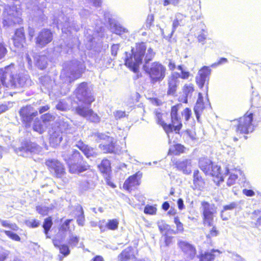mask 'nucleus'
<instances>
[{
	"instance_id": "aec40b11",
	"label": "nucleus",
	"mask_w": 261,
	"mask_h": 261,
	"mask_svg": "<svg viewBox=\"0 0 261 261\" xmlns=\"http://www.w3.org/2000/svg\"><path fill=\"white\" fill-rule=\"evenodd\" d=\"M155 119L158 124L161 125L164 128V130L167 133L168 138L169 142H170V132L171 130V126L170 124H167L162 120L163 114L160 112L159 110H156L154 111Z\"/></svg>"
},
{
	"instance_id": "412c9836",
	"label": "nucleus",
	"mask_w": 261,
	"mask_h": 261,
	"mask_svg": "<svg viewBox=\"0 0 261 261\" xmlns=\"http://www.w3.org/2000/svg\"><path fill=\"white\" fill-rule=\"evenodd\" d=\"M76 146L79 148L87 158L94 157L97 155L96 150L85 144L83 142L79 141L76 144Z\"/></svg>"
},
{
	"instance_id": "423d86ee",
	"label": "nucleus",
	"mask_w": 261,
	"mask_h": 261,
	"mask_svg": "<svg viewBox=\"0 0 261 261\" xmlns=\"http://www.w3.org/2000/svg\"><path fill=\"white\" fill-rule=\"evenodd\" d=\"M20 11L16 6L6 5L3 12V25L4 27H10L15 23H19L21 21L20 15Z\"/></svg>"
},
{
	"instance_id": "ddd939ff",
	"label": "nucleus",
	"mask_w": 261,
	"mask_h": 261,
	"mask_svg": "<svg viewBox=\"0 0 261 261\" xmlns=\"http://www.w3.org/2000/svg\"><path fill=\"white\" fill-rule=\"evenodd\" d=\"M177 246L183 253L185 258L188 260L193 259L197 253L195 246L186 241L179 240Z\"/></svg>"
},
{
	"instance_id": "680f3d73",
	"label": "nucleus",
	"mask_w": 261,
	"mask_h": 261,
	"mask_svg": "<svg viewBox=\"0 0 261 261\" xmlns=\"http://www.w3.org/2000/svg\"><path fill=\"white\" fill-rule=\"evenodd\" d=\"M71 221L72 220L71 219L66 220L64 222V223L61 226L60 229L63 231L69 230L70 231H71V230L69 229V225Z\"/></svg>"
},
{
	"instance_id": "20e7f679",
	"label": "nucleus",
	"mask_w": 261,
	"mask_h": 261,
	"mask_svg": "<svg viewBox=\"0 0 261 261\" xmlns=\"http://www.w3.org/2000/svg\"><path fill=\"white\" fill-rule=\"evenodd\" d=\"M73 10L70 8L63 7L61 13L56 14L53 19L54 23L57 24L58 29L61 28L62 32L67 33L71 30L76 32L80 30L81 26L77 25L73 20Z\"/></svg>"
},
{
	"instance_id": "f03ea898",
	"label": "nucleus",
	"mask_w": 261,
	"mask_h": 261,
	"mask_svg": "<svg viewBox=\"0 0 261 261\" xmlns=\"http://www.w3.org/2000/svg\"><path fill=\"white\" fill-rule=\"evenodd\" d=\"M85 69L83 62L73 60L65 64L61 73L60 77L63 82L61 87L56 85L55 81L48 75L42 76L40 79V82L44 89L49 93H52L56 95H65L69 91L70 84L81 76Z\"/></svg>"
},
{
	"instance_id": "b1692460",
	"label": "nucleus",
	"mask_w": 261,
	"mask_h": 261,
	"mask_svg": "<svg viewBox=\"0 0 261 261\" xmlns=\"http://www.w3.org/2000/svg\"><path fill=\"white\" fill-rule=\"evenodd\" d=\"M59 128L61 133L64 132L66 134H72L75 130V128L72 126L71 121L67 119L60 120L59 123Z\"/></svg>"
},
{
	"instance_id": "de8ad7c7",
	"label": "nucleus",
	"mask_w": 261,
	"mask_h": 261,
	"mask_svg": "<svg viewBox=\"0 0 261 261\" xmlns=\"http://www.w3.org/2000/svg\"><path fill=\"white\" fill-rule=\"evenodd\" d=\"M91 112L88 114V117L86 119L91 122L94 123H98L100 120V118L96 113H95L91 109Z\"/></svg>"
},
{
	"instance_id": "3c124183",
	"label": "nucleus",
	"mask_w": 261,
	"mask_h": 261,
	"mask_svg": "<svg viewBox=\"0 0 261 261\" xmlns=\"http://www.w3.org/2000/svg\"><path fill=\"white\" fill-rule=\"evenodd\" d=\"M52 207H48L45 206H38L36 207V210L38 213L42 215H47L49 211L51 210Z\"/></svg>"
},
{
	"instance_id": "bf43d9fd",
	"label": "nucleus",
	"mask_w": 261,
	"mask_h": 261,
	"mask_svg": "<svg viewBox=\"0 0 261 261\" xmlns=\"http://www.w3.org/2000/svg\"><path fill=\"white\" fill-rule=\"evenodd\" d=\"M26 224H27V226H28L29 227H31L32 228H35V227H38L39 225L40 222L37 220L33 219V220H29V221H27Z\"/></svg>"
},
{
	"instance_id": "6ab92c4d",
	"label": "nucleus",
	"mask_w": 261,
	"mask_h": 261,
	"mask_svg": "<svg viewBox=\"0 0 261 261\" xmlns=\"http://www.w3.org/2000/svg\"><path fill=\"white\" fill-rule=\"evenodd\" d=\"M244 203L243 201L239 200L231 202L223 206L221 212V217L223 220H227L229 217L225 215L224 213L227 211H233L241 208V205Z\"/></svg>"
},
{
	"instance_id": "a211bd4d",
	"label": "nucleus",
	"mask_w": 261,
	"mask_h": 261,
	"mask_svg": "<svg viewBox=\"0 0 261 261\" xmlns=\"http://www.w3.org/2000/svg\"><path fill=\"white\" fill-rule=\"evenodd\" d=\"M142 176V173L140 171L129 176L124 182L123 188L127 190H132L133 187L139 186L140 184V179Z\"/></svg>"
},
{
	"instance_id": "393cba45",
	"label": "nucleus",
	"mask_w": 261,
	"mask_h": 261,
	"mask_svg": "<svg viewBox=\"0 0 261 261\" xmlns=\"http://www.w3.org/2000/svg\"><path fill=\"white\" fill-rule=\"evenodd\" d=\"M99 147L105 153H115L116 149L114 139H112V142L111 141H107L103 144H99Z\"/></svg>"
},
{
	"instance_id": "9b49d317",
	"label": "nucleus",
	"mask_w": 261,
	"mask_h": 261,
	"mask_svg": "<svg viewBox=\"0 0 261 261\" xmlns=\"http://www.w3.org/2000/svg\"><path fill=\"white\" fill-rule=\"evenodd\" d=\"M23 124L26 127H30L34 118L38 115V111L32 106L23 107L19 111Z\"/></svg>"
},
{
	"instance_id": "7ed1b4c3",
	"label": "nucleus",
	"mask_w": 261,
	"mask_h": 261,
	"mask_svg": "<svg viewBox=\"0 0 261 261\" xmlns=\"http://www.w3.org/2000/svg\"><path fill=\"white\" fill-rule=\"evenodd\" d=\"M13 66L0 69V84L9 88H21L29 86L31 81L27 75L19 74L15 75Z\"/></svg>"
},
{
	"instance_id": "7c9ffc66",
	"label": "nucleus",
	"mask_w": 261,
	"mask_h": 261,
	"mask_svg": "<svg viewBox=\"0 0 261 261\" xmlns=\"http://www.w3.org/2000/svg\"><path fill=\"white\" fill-rule=\"evenodd\" d=\"M230 169L228 168V167H226L225 169V173L224 174L227 175L228 174H230V176L227 180V184L228 186H230L232 185H233L235 182V181L238 178V173H240V170H235L234 172H230Z\"/></svg>"
},
{
	"instance_id": "a18cd8bd",
	"label": "nucleus",
	"mask_w": 261,
	"mask_h": 261,
	"mask_svg": "<svg viewBox=\"0 0 261 261\" xmlns=\"http://www.w3.org/2000/svg\"><path fill=\"white\" fill-rule=\"evenodd\" d=\"M94 186V181L91 179L84 180L80 184V187L83 190H87L90 188H92Z\"/></svg>"
},
{
	"instance_id": "1a4fd4ad",
	"label": "nucleus",
	"mask_w": 261,
	"mask_h": 261,
	"mask_svg": "<svg viewBox=\"0 0 261 261\" xmlns=\"http://www.w3.org/2000/svg\"><path fill=\"white\" fill-rule=\"evenodd\" d=\"M41 150V147L36 143L31 141H26L22 143L21 146L15 149V152L20 156L28 158L32 154L39 153Z\"/></svg>"
},
{
	"instance_id": "69168bd1",
	"label": "nucleus",
	"mask_w": 261,
	"mask_h": 261,
	"mask_svg": "<svg viewBox=\"0 0 261 261\" xmlns=\"http://www.w3.org/2000/svg\"><path fill=\"white\" fill-rule=\"evenodd\" d=\"M180 2V0H163V5L167 6L169 5H172L174 6L177 5Z\"/></svg>"
},
{
	"instance_id": "e433bc0d",
	"label": "nucleus",
	"mask_w": 261,
	"mask_h": 261,
	"mask_svg": "<svg viewBox=\"0 0 261 261\" xmlns=\"http://www.w3.org/2000/svg\"><path fill=\"white\" fill-rule=\"evenodd\" d=\"M100 171L103 173H107L111 169V163L107 159L103 160L98 166Z\"/></svg>"
},
{
	"instance_id": "dca6fc26",
	"label": "nucleus",
	"mask_w": 261,
	"mask_h": 261,
	"mask_svg": "<svg viewBox=\"0 0 261 261\" xmlns=\"http://www.w3.org/2000/svg\"><path fill=\"white\" fill-rule=\"evenodd\" d=\"M211 74V69L208 66H203L198 71L196 76V82L200 89L204 87L205 84L207 85Z\"/></svg>"
},
{
	"instance_id": "c9c22d12",
	"label": "nucleus",
	"mask_w": 261,
	"mask_h": 261,
	"mask_svg": "<svg viewBox=\"0 0 261 261\" xmlns=\"http://www.w3.org/2000/svg\"><path fill=\"white\" fill-rule=\"evenodd\" d=\"M109 21L111 24L112 29L113 31L116 34L121 35L124 33L128 32L127 30L122 27L121 24L118 23H114L113 25L112 23L109 20Z\"/></svg>"
},
{
	"instance_id": "5701e85b",
	"label": "nucleus",
	"mask_w": 261,
	"mask_h": 261,
	"mask_svg": "<svg viewBox=\"0 0 261 261\" xmlns=\"http://www.w3.org/2000/svg\"><path fill=\"white\" fill-rule=\"evenodd\" d=\"M220 170V167L219 166L213 164L211 166V169H210V172L206 173V175L214 177L215 178L214 180L215 182L223 181L224 180V175L221 173Z\"/></svg>"
},
{
	"instance_id": "72a5a7b5",
	"label": "nucleus",
	"mask_w": 261,
	"mask_h": 261,
	"mask_svg": "<svg viewBox=\"0 0 261 261\" xmlns=\"http://www.w3.org/2000/svg\"><path fill=\"white\" fill-rule=\"evenodd\" d=\"M191 162L190 161L186 160L181 162H179L177 164L178 168L182 170L183 172L185 174H188L191 172L190 168Z\"/></svg>"
},
{
	"instance_id": "13d9d810",
	"label": "nucleus",
	"mask_w": 261,
	"mask_h": 261,
	"mask_svg": "<svg viewBox=\"0 0 261 261\" xmlns=\"http://www.w3.org/2000/svg\"><path fill=\"white\" fill-rule=\"evenodd\" d=\"M206 36L207 32L204 31V30H202L201 33L197 37V39L199 42H201L203 44Z\"/></svg>"
},
{
	"instance_id": "2f4dec72",
	"label": "nucleus",
	"mask_w": 261,
	"mask_h": 261,
	"mask_svg": "<svg viewBox=\"0 0 261 261\" xmlns=\"http://www.w3.org/2000/svg\"><path fill=\"white\" fill-rule=\"evenodd\" d=\"M36 65L40 69L45 68L47 65L48 59L46 56L38 55L35 57Z\"/></svg>"
},
{
	"instance_id": "0eeeda50",
	"label": "nucleus",
	"mask_w": 261,
	"mask_h": 261,
	"mask_svg": "<svg viewBox=\"0 0 261 261\" xmlns=\"http://www.w3.org/2000/svg\"><path fill=\"white\" fill-rule=\"evenodd\" d=\"M253 114L250 113L245 114L243 117L234 120V125L236 127V130L240 134H249L254 130V125L252 123Z\"/></svg>"
},
{
	"instance_id": "864d4df0",
	"label": "nucleus",
	"mask_w": 261,
	"mask_h": 261,
	"mask_svg": "<svg viewBox=\"0 0 261 261\" xmlns=\"http://www.w3.org/2000/svg\"><path fill=\"white\" fill-rule=\"evenodd\" d=\"M177 69L180 70L181 74L180 77L182 79H187L190 76V72L186 70L182 65H179L177 66Z\"/></svg>"
},
{
	"instance_id": "473e14b6",
	"label": "nucleus",
	"mask_w": 261,
	"mask_h": 261,
	"mask_svg": "<svg viewBox=\"0 0 261 261\" xmlns=\"http://www.w3.org/2000/svg\"><path fill=\"white\" fill-rule=\"evenodd\" d=\"M47 128L46 126L44 125L39 119L36 118L34 121L33 125V130L39 134H42Z\"/></svg>"
},
{
	"instance_id": "f8f14e48",
	"label": "nucleus",
	"mask_w": 261,
	"mask_h": 261,
	"mask_svg": "<svg viewBox=\"0 0 261 261\" xmlns=\"http://www.w3.org/2000/svg\"><path fill=\"white\" fill-rule=\"evenodd\" d=\"M181 105H177L172 107L170 112V117L171 120V130L170 133H172L173 129L178 133L182 127L181 119L180 114L178 113Z\"/></svg>"
},
{
	"instance_id": "9d476101",
	"label": "nucleus",
	"mask_w": 261,
	"mask_h": 261,
	"mask_svg": "<svg viewBox=\"0 0 261 261\" xmlns=\"http://www.w3.org/2000/svg\"><path fill=\"white\" fill-rule=\"evenodd\" d=\"M76 98L85 104L90 105L94 100L92 95L91 91L88 86L87 83L83 82L80 84L75 90Z\"/></svg>"
},
{
	"instance_id": "4c0bfd02",
	"label": "nucleus",
	"mask_w": 261,
	"mask_h": 261,
	"mask_svg": "<svg viewBox=\"0 0 261 261\" xmlns=\"http://www.w3.org/2000/svg\"><path fill=\"white\" fill-rule=\"evenodd\" d=\"M79 241V237L72 233H70L69 234L67 239L68 244L71 248L76 247Z\"/></svg>"
},
{
	"instance_id": "603ef678",
	"label": "nucleus",
	"mask_w": 261,
	"mask_h": 261,
	"mask_svg": "<svg viewBox=\"0 0 261 261\" xmlns=\"http://www.w3.org/2000/svg\"><path fill=\"white\" fill-rule=\"evenodd\" d=\"M156 208L154 206L147 205L144 210V213L149 215H154L156 213Z\"/></svg>"
},
{
	"instance_id": "4468645a",
	"label": "nucleus",
	"mask_w": 261,
	"mask_h": 261,
	"mask_svg": "<svg viewBox=\"0 0 261 261\" xmlns=\"http://www.w3.org/2000/svg\"><path fill=\"white\" fill-rule=\"evenodd\" d=\"M53 39V33L50 30L44 29L40 31L36 37V44L42 48L49 43Z\"/></svg>"
},
{
	"instance_id": "5fc2aeb1",
	"label": "nucleus",
	"mask_w": 261,
	"mask_h": 261,
	"mask_svg": "<svg viewBox=\"0 0 261 261\" xmlns=\"http://www.w3.org/2000/svg\"><path fill=\"white\" fill-rule=\"evenodd\" d=\"M2 232H5V233L14 241H19L20 240V237L15 233L8 230H1Z\"/></svg>"
},
{
	"instance_id": "f3484780",
	"label": "nucleus",
	"mask_w": 261,
	"mask_h": 261,
	"mask_svg": "<svg viewBox=\"0 0 261 261\" xmlns=\"http://www.w3.org/2000/svg\"><path fill=\"white\" fill-rule=\"evenodd\" d=\"M180 76V73L174 72L168 77L167 95H173L175 93L177 86L179 83Z\"/></svg>"
},
{
	"instance_id": "49530a36",
	"label": "nucleus",
	"mask_w": 261,
	"mask_h": 261,
	"mask_svg": "<svg viewBox=\"0 0 261 261\" xmlns=\"http://www.w3.org/2000/svg\"><path fill=\"white\" fill-rule=\"evenodd\" d=\"M52 224V221L50 217L45 219L44 222L43 223V227L44 228V233L46 235L47 238H48L47 236L48 232L50 228H51Z\"/></svg>"
},
{
	"instance_id": "79ce46f5",
	"label": "nucleus",
	"mask_w": 261,
	"mask_h": 261,
	"mask_svg": "<svg viewBox=\"0 0 261 261\" xmlns=\"http://www.w3.org/2000/svg\"><path fill=\"white\" fill-rule=\"evenodd\" d=\"M41 119L42 123L47 127L50 122L54 120L55 117L49 113H46L41 116Z\"/></svg>"
},
{
	"instance_id": "052dcab7",
	"label": "nucleus",
	"mask_w": 261,
	"mask_h": 261,
	"mask_svg": "<svg viewBox=\"0 0 261 261\" xmlns=\"http://www.w3.org/2000/svg\"><path fill=\"white\" fill-rule=\"evenodd\" d=\"M174 222L176 224L177 230L179 232H181L184 230L183 225L180 222L179 218L176 217L174 218Z\"/></svg>"
},
{
	"instance_id": "4d7b16f0",
	"label": "nucleus",
	"mask_w": 261,
	"mask_h": 261,
	"mask_svg": "<svg viewBox=\"0 0 261 261\" xmlns=\"http://www.w3.org/2000/svg\"><path fill=\"white\" fill-rule=\"evenodd\" d=\"M81 214L77 217L76 221L79 225L83 226L85 221L84 212L82 207H80Z\"/></svg>"
},
{
	"instance_id": "39448f33",
	"label": "nucleus",
	"mask_w": 261,
	"mask_h": 261,
	"mask_svg": "<svg viewBox=\"0 0 261 261\" xmlns=\"http://www.w3.org/2000/svg\"><path fill=\"white\" fill-rule=\"evenodd\" d=\"M62 156L69 167L70 173H79L86 170L88 166L81 165L82 156L80 153L75 150H69L68 153L65 152Z\"/></svg>"
},
{
	"instance_id": "cd10ccee",
	"label": "nucleus",
	"mask_w": 261,
	"mask_h": 261,
	"mask_svg": "<svg viewBox=\"0 0 261 261\" xmlns=\"http://www.w3.org/2000/svg\"><path fill=\"white\" fill-rule=\"evenodd\" d=\"M212 164V161L207 158H201L199 161V167L205 174L210 172Z\"/></svg>"
},
{
	"instance_id": "a878e982",
	"label": "nucleus",
	"mask_w": 261,
	"mask_h": 261,
	"mask_svg": "<svg viewBox=\"0 0 261 261\" xmlns=\"http://www.w3.org/2000/svg\"><path fill=\"white\" fill-rule=\"evenodd\" d=\"M74 109L76 114L85 118L88 117V114L89 113L91 112V109L90 108V105H89V106L83 105H79L74 108Z\"/></svg>"
},
{
	"instance_id": "a19ab883",
	"label": "nucleus",
	"mask_w": 261,
	"mask_h": 261,
	"mask_svg": "<svg viewBox=\"0 0 261 261\" xmlns=\"http://www.w3.org/2000/svg\"><path fill=\"white\" fill-rule=\"evenodd\" d=\"M94 137L95 140L97 141H100V140H103L107 141H112L113 137H111L110 136H108L106 134L103 133H95L94 134Z\"/></svg>"
},
{
	"instance_id": "c756f323",
	"label": "nucleus",
	"mask_w": 261,
	"mask_h": 261,
	"mask_svg": "<svg viewBox=\"0 0 261 261\" xmlns=\"http://www.w3.org/2000/svg\"><path fill=\"white\" fill-rule=\"evenodd\" d=\"M194 91L193 85L192 84H186L183 88L182 92L184 93V99H181V101L184 103L188 102V97H191L192 93Z\"/></svg>"
},
{
	"instance_id": "bb28decb",
	"label": "nucleus",
	"mask_w": 261,
	"mask_h": 261,
	"mask_svg": "<svg viewBox=\"0 0 261 261\" xmlns=\"http://www.w3.org/2000/svg\"><path fill=\"white\" fill-rule=\"evenodd\" d=\"M204 108V103L203 101V97L201 93H199L198 98L196 103L194 107V112L197 120H199L200 113Z\"/></svg>"
},
{
	"instance_id": "6e6552de",
	"label": "nucleus",
	"mask_w": 261,
	"mask_h": 261,
	"mask_svg": "<svg viewBox=\"0 0 261 261\" xmlns=\"http://www.w3.org/2000/svg\"><path fill=\"white\" fill-rule=\"evenodd\" d=\"M200 210L203 215L204 223L209 226H212L214 218L217 213L215 205L203 201L201 202Z\"/></svg>"
},
{
	"instance_id": "0e129e2a",
	"label": "nucleus",
	"mask_w": 261,
	"mask_h": 261,
	"mask_svg": "<svg viewBox=\"0 0 261 261\" xmlns=\"http://www.w3.org/2000/svg\"><path fill=\"white\" fill-rule=\"evenodd\" d=\"M186 136V137H189L192 140L196 139V134L195 132L187 130L184 133V136Z\"/></svg>"
},
{
	"instance_id": "f704fd0d",
	"label": "nucleus",
	"mask_w": 261,
	"mask_h": 261,
	"mask_svg": "<svg viewBox=\"0 0 261 261\" xmlns=\"http://www.w3.org/2000/svg\"><path fill=\"white\" fill-rule=\"evenodd\" d=\"M185 148V147L180 144H175L169 148L168 154H179L184 152Z\"/></svg>"
},
{
	"instance_id": "6e6d98bb",
	"label": "nucleus",
	"mask_w": 261,
	"mask_h": 261,
	"mask_svg": "<svg viewBox=\"0 0 261 261\" xmlns=\"http://www.w3.org/2000/svg\"><path fill=\"white\" fill-rule=\"evenodd\" d=\"M192 112L191 110L189 108L185 109L183 111L181 112V115L184 118L186 121H188L191 115Z\"/></svg>"
},
{
	"instance_id": "774afa93",
	"label": "nucleus",
	"mask_w": 261,
	"mask_h": 261,
	"mask_svg": "<svg viewBox=\"0 0 261 261\" xmlns=\"http://www.w3.org/2000/svg\"><path fill=\"white\" fill-rule=\"evenodd\" d=\"M24 40H20L17 38H13V43L15 46L17 48H21L23 46V43Z\"/></svg>"
},
{
	"instance_id": "e2e57ef3",
	"label": "nucleus",
	"mask_w": 261,
	"mask_h": 261,
	"mask_svg": "<svg viewBox=\"0 0 261 261\" xmlns=\"http://www.w3.org/2000/svg\"><path fill=\"white\" fill-rule=\"evenodd\" d=\"M227 59L226 58H221L219 59V60L217 62H216V63H214L213 64H212L211 65V67H213V68H215L218 66H219V65H221L222 64H225V63H226L227 62Z\"/></svg>"
},
{
	"instance_id": "4be33fe9",
	"label": "nucleus",
	"mask_w": 261,
	"mask_h": 261,
	"mask_svg": "<svg viewBox=\"0 0 261 261\" xmlns=\"http://www.w3.org/2000/svg\"><path fill=\"white\" fill-rule=\"evenodd\" d=\"M205 187L204 180L202 178L198 170H195L193 173V186L194 189L202 190Z\"/></svg>"
},
{
	"instance_id": "f257e3e1",
	"label": "nucleus",
	"mask_w": 261,
	"mask_h": 261,
	"mask_svg": "<svg viewBox=\"0 0 261 261\" xmlns=\"http://www.w3.org/2000/svg\"><path fill=\"white\" fill-rule=\"evenodd\" d=\"M155 55L153 49L147 47L144 42L136 44V47L132 49V53H126L125 64L134 72H137L140 65L144 60L143 68L150 77L152 83L162 81L166 75V67L159 62H149L151 61Z\"/></svg>"
},
{
	"instance_id": "37998d69",
	"label": "nucleus",
	"mask_w": 261,
	"mask_h": 261,
	"mask_svg": "<svg viewBox=\"0 0 261 261\" xmlns=\"http://www.w3.org/2000/svg\"><path fill=\"white\" fill-rule=\"evenodd\" d=\"M56 107L57 110L61 111H66L70 109V106L65 100H61L57 104Z\"/></svg>"
},
{
	"instance_id": "58836bf2",
	"label": "nucleus",
	"mask_w": 261,
	"mask_h": 261,
	"mask_svg": "<svg viewBox=\"0 0 261 261\" xmlns=\"http://www.w3.org/2000/svg\"><path fill=\"white\" fill-rule=\"evenodd\" d=\"M131 251L130 249L124 250L118 256L119 261H129L130 258Z\"/></svg>"
},
{
	"instance_id": "c03bdc74",
	"label": "nucleus",
	"mask_w": 261,
	"mask_h": 261,
	"mask_svg": "<svg viewBox=\"0 0 261 261\" xmlns=\"http://www.w3.org/2000/svg\"><path fill=\"white\" fill-rule=\"evenodd\" d=\"M119 221L116 219L108 220L106 223V226L108 229L115 230L118 228Z\"/></svg>"
},
{
	"instance_id": "8fccbe9b",
	"label": "nucleus",
	"mask_w": 261,
	"mask_h": 261,
	"mask_svg": "<svg viewBox=\"0 0 261 261\" xmlns=\"http://www.w3.org/2000/svg\"><path fill=\"white\" fill-rule=\"evenodd\" d=\"M13 38H17L20 39V40H25L24 32L23 28H21L16 30Z\"/></svg>"
},
{
	"instance_id": "ea45409f",
	"label": "nucleus",
	"mask_w": 261,
	"mask_h": 261,
	"mask_svg": "<svg viewBox=\"0 0 261 261\" xmlns=\"http://www.w3.org/2000/svg\"><path fill=\"white\" fill-rule=\"evenodd\" d=\"M54 245L59 248L60 250V252L64 256H67L70 254V250L69 248V247L67 245L62 244L58 245L56 242H54Z\"/></svg>"
},
{
	"instance_id": "c85d7f7f",
	"label": "nucleus",
	"mask_w": 261,
	"mask_h": 261,
	"mask_svg": "<svg viewBox=\"0 0 261 261\" xmlns=\"http://www.w3.org/2000/svg\"><path fill=\"white\" fill-rule=\"evenodd\" d=\"M62 140V133L55 131L50 135L49 142L53 147H56L61 143Z\"/></svg>"
},
{
	"instance_id": "2eb2a0df",
	"label": "nucleus",
	"mask_w": 261,
	"mask_h": 261,
	"mask_svg": "<svg viewBox=\"0 0 261 261\" xmlns=\"http://www.w3.org/2000/svg\"><path fill=\"white\" fill-rule=\"evenodd\" d=\"M45 165L48 167L50 171L58 178H61L65 173V169L63 165L55 159H48L46 161Z\"/></svg>"
},
{
	"instance_id": "09e8293b",
	"label": "nucleus",
	"mask_w": 261,
	"mask_h": 261,
	"mask_svg": "<svg viewBox=\"0 0 261 261\" xmlns=\"http://www.w3.org/2000/svg\"><path fill=\"white\" fill-rule=\"evenodd\" d=\"M260 211L259 210H255L252 213V218L253 219H256L255 225L258 227L261 225V216L260 215Z\"/></svg>"
},
{
	"instance_id": "338daca9",
	"label": "nucleus",
	"mask_w": 261,
	"mask_h": 261,
	"mask_svg": "<svg viewBox=\"0 0 261 261\" xmlns=\"http://www.w3.org/2000/svg\"><path fill=\"white\" fill-rule=\"evenodd\" d=\"M154 21V16L153 14H149L147 16L146 21V26L147 28H149L152 25L153 22Z\"/></svg>"
}]
</instances>
